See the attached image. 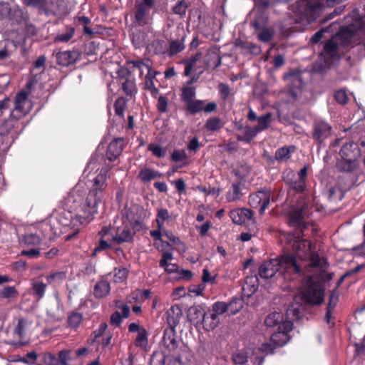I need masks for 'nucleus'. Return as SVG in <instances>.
I'll list each match as a JSON object with an SVG mask.
<instances>
[{"instance_id":"f257e3e1","label":"nucleus","mask_w":365,"mask_h":365,"mask_svg":"<svg viewBox=\"0 0 365 365\" xmlns=\"http://www.w3.org/2000/svg\"><path fill=\"white\" fill-rule=\"evenodd\" d=\"M108 169L102 168L93 178L88 192L76 186L64 198V212L59 215L63 217L64 220H60V222L63 226H71L73 230L72 233L65 236L66 241L75 239L81 227L89 224L98 213V206L103 202L108 186Z\"/></svg>"},{"instance_id":"f03ea898","label":"nucleus","mask_w":365,"mask_h":365,"mask_svg":"<svg viewBox=\"0 0 365 365\" xmlns=\"http://www.w3.org/2000/svg\"><path fill=\"white\" fill-rule=\"evenodd\" d=\"M286 240L295 256L284 253L275 259L264 262L259 268L261 278L269 279L276 276L288 282L297 279L304 274L302 265L297 258L302 262L309 260L310 267H318L322 270L327 269L328 263L326 259L312 251L311 242L302 239L301 231L289 234Z\"/></svg>"},{"instance_id":"7ed1b4c3","label":"nucleus","mask_w":365,"mask_h":365,"mask_svg":"<svg viewBox=\"0 0 365 365\" xmlns=\"http://www.w3.org/2000/svg\"><path fill=\"white\" fill-rule=\"evenodd\" d=\"M358 36L365 37V17L356 18L346 26H342L336 37L326 41L320 56L327 65L332 64L339 58V46H346Z\"/></svg>"},{"instance_id":"20e7f679","label":"nucleus","mask_w":365,"mask_h":365,"mask_svg":"<svg viewBox=\"0 0 365 365\" xmlns=\"http://www.w3.org/2000/svg\"><path fill=\"white\" fill-rule=\"evenodd\" d=\"M24 128V122L11 114L9 118L0 120V155L9 149Z\"/></svg>"},{"instance_id":"39448f33","label":"nucleus","mask_w":365,"mask_h":365,"mask_svg":"<svg viewBox=\"0 0 365 365\" xmlns=\"http://www.w3.org/2000/svg\"><path fill=\"white\" fill-rule=\"evenodd\" d=\"M301 294L304 303L310 305H319L324 301V288L319 282L315 281L312 277L308 276Z\"/></svg>"},{"instance_id":"423d86ee","label":"nucleus","mask_w":365,"mask_h":365,"mask_svg":"<svg viewBox=\"0 0 365 365\" xmlns=\"http://www.w3.org/2000/svg\"><path fill=\"white\" fill-rule=\"evenodd\" d=\"M308 168L304 166L297 173L292 170L284 173V182L297 192H302L305 189Z\"/></svg>"},{"instance_id":"0eeeda50","label":"nucleus","mask_w":365,"mask_h":365,"mask_svg":"<svg viewBox=\"0 0 365 365\" xmlns=\"http://www.w3.org/2000/svg\"><path fill=\"white\" fill-rule=\"evenodd\" d=\"M323 1V0H302L298 4L299 13L308 21H313L318 16Z\"/></svg>"},{"instance_id":"6e6552de","label":"nucleus","mask_w":365,"mask_h":365,"mask_svg":"<svg viewBox=\"0 0 365 365\" xmlns=\"http://www.w3.org/2000/svg\"><path fill=\"white\" fill-rule=\"evenodd\" d=\"M143 212L144 210L142 208L137 207L124 210L123 216L125 217L135 232H139L143 229V219L142 218Z\"/></svg>"},{"instance_id":"1a4fd4ad","label":"nucleus","mask_w":365,"mask_h":365,"mask_svg":"<svg viewBox=\"0 0 365 365\" xmlns=\"http://www.w3.org/2000/svg\"><path fill=\"white\" fill-rule=\"evenodd\" d=\"M312 138L317 143H322L331 135L332 128L324 120H316L313 124Z\"/></svg>"},{"instance_id":"9d476101","label":"nucleus","mask_w":365,"mask_h":365,"mask_svg":"<svg viewBox=\"0 0 365 365\" xmlns=\"http://www.w3.org/2000/svg\"><path fill=\"white\" fill-rule=\"evenodd\" d=\"M270 196L269 190H259L250 195L249 203L253 208L259 207V213L262 215L270 203Z\"/></svg>"},{"instance_id":"9b49d317","label":"nucleus","mask_w":365,"mask_h":365,"mask_svg":"<svg viewBox=\"0 0 365 365\" xmlns=\"http://www.w3.org/2000/svg\"><path fill=\"white\" fill-rule=\"evenodd\" d=\"M150 8L135 3L133 24L137 26H145L151 24L153 18Z\"/></svg>"},{"instance_id":"f8f14e48","label":"nucleus","mask_w":365,"mask_h":365,"mask_svg":"<svg viewBox=\"0 0 365 365\" xmlns=\"http://www.w3.org/2000/svg\"><path fill=\"white\" fill-rule=\"evenodd\" d=\"M30 103L27 101V94L26 93H19L16 95L14 101V108L11 112V115L19 120H21L29 111Z\"/></svg>"},{"instance_id":"ddd939ff","label":"nucleus","mask_w":365,"mask_h":365,"mask_svg":"<svg viewBox=\"0 0 365 365\" xmlns=\"http://www.w3.org/2000/svg\"><path fill=\"white\" fill-rule=\"evenodd\" d=\"M81 53L78 50L58 51L56 53V62L61 66H69L76 63L81 58Z\"/></svg>"},{"instance_id":"4468645a","label":"nucleus","mask_w":365,"mask_h":365,"mask_svg":"<svg viewBox=\"0 0 365 365\" xmlns=\"http://www.w3.org/2000/svg\"><path fill=\"white\" fill-rule=\"evenodd\" d=\"M310 213L309 205L308 204H304L301 207H298L289 212V223L292 225H300L302 220L304 217L309 216Z\"/></svg>"},{"instance_id":"2eb2a0df","label":"nucleus","mask_w":365,"mask_h":365,"mask_svg":"<svg viewBox=\"0 0 365 365\" xmlns=\"http://www.w3.org/2000/svg\"><path fill=\"white\" fill-rule=\"evenodd\" d=\"M361 153L359 145L353 141H349L343 145L340 150L339 155L341 158H347L358 160Z\"/></svg>"},{"instance_id":"dca6fc26","label":"nucleus","mask_w":365,"mask_h":365,"mask_svg":"<svg viewBox=\"0 0 365 365\" xmlns=\"http://www.w3.org/2000/svg\"><path fill=\"white\" fill-rule=\"evenodd\" d=\"M175 334V329H165L163 338V344L165 347V352L172 353L180 351Z\"/></svg>"},{"instance_id":"f3484780","label":"nucleus","mask_w":365,"mask_h":365,"mask_svg":"<svg viewBox=\"0 0 365 365\" xmlns=\"http://www.w3.org/2000/svg\"><path fill=\"white\" fill-rule=\"evenodd\" d=\"M167 324L169 327L168 329H175L178 325L180 319L182 316V311L178 304H174L166 312Z\"/></svg>"},{"instance_id":"a211bd4d","label":"nucleus","mask_w":365,"mask_h":365,"mask_svg":"<svg viewBox=\"0 0 365 365\" xmlns=\"http://www.w3.org/2000/svg\"><path fill=\"white\" fill-rule=\"evenodd\" d=\"M123 148V139H114L108 145L106 152V158L110 162L115 160L118 158V157L121 154Z\"/></svg>"},{"instance_id":"6ab92c4d","label":"nucleus","mask_w":365,"mask_h":365,"mask_svg":"<svg viewBox=\"0 0 365 365\" xmlns=\"http://www.w3.org/2000/svg\"><path fill=\"white\" fill-rule=\"evenodd\" d=\"M252 210L247 208L237 209L230 212V217L236 225L243 224L246 220L252 219Z\"/></svg>"},{"instance_id":"aec40b11","label":"nucleus","mask_w":365,"mask_h":365,"mask_svg":"<svg viewBox=\"0 0 365 365\" xmlns=\"http://www.w3.org/2000/svg\"><path fill=\"white\" fill-rule=\"evenodd\" d=\"M135 232V231L132 232L128 225L123 224L122 227H118L116 234L113 237V240L118 244L130 242L133 240Z\"/></svg>"},{"instance_id":"412c9836","label":"nucleus","mask_w":365,"mask_h":365,"mask_svg":"<svg viewBox=\"0 0 365 365\" xmlns=\"http://www.w3.org/2000/svg\"><path fill=\"white\" fill-rule=\"evenodd\" d=\"M358 166V160L347 158L338 159L336 164V167L339 171L350 173L354 172Z\"/></svg>"},{"instance_id":"4be33fe9","label":"nucleus","mask_w":365,"mask_h":365,"mask_svg":"<svg viewBox=\"0 0 365 365\" xmlns=\"http://www.w3.org/2000/svg\"><path fill=\"white\" fill-rule=\"evenodd\" d=\"M163 176V173L158 170L149 168H144L139 171L138 179L145 184L149 183L153 180L161 178Z\"/></svg>"},{"instance_id":"5701e85b","label":"nucleus","mask_w":365,"mask_h":365,"mask_svg":"<svg viewBox=\"0 0 365 365\" xmlns=\"http://www.w3.org/2000/svg\"><path fill=\"white\" fill-rule=\"evenodd\" d=\"M205 312V311L201 305H194L188 309L187 318L192 324L197 326L201 324Z\"/></svg>"},{"instance_id":"b1692460","label":"nucleus","mask_w":365,"mask_h":365,"mask_svg":"<svg viewBox=\"0 0 365 365\" xmlns=\"http://www.w3.org/2000/svg\"><path fill=\"white\" fill-rule=\"evenodd\" d=\"M110 292V283L105 279H101L95 284L93 294L95 298L100 299L108 296Z\"/></svg>"},{"instance_id":"393cba45","label":"nucleus","mask_w":365,"mask_h":365,"mask_svg":"<svg viewBox=\"0 0 365 365\" xmlns=\"http://www.w3.org/2000/svg\"><path fill=\"white\" fill-rule=\"evenodd\" d=\"M204 63L209 68L215 69L221 64V58L217 50H209L204 58Z\"/></svg>"},{"instance_id":"a878e982","label":"nucleus","mask_w":365,"mask_h":365,"mask_svg":"<svg viewBox=\"0 0 365 365\" xmlns=\"http://www.w3.org/2000/svg\"><path fill=\"white\" fill-rule=\"evenodd\" d=\"M215 314H212L210 310L205 312L201 324L203 325V328L207 331L213 330L217 327L220 323V318H217Z\"/></svg>"},{"instance_id":"bb28decb","label":"nucleus","mask_w":365,"mask_h":365,"mask_svg":"<svg viewBox=\"0 0 365 365\" xmlns=\"http://www.w3.org/2000/svg\"><path fill=\"white\" fill-rule=\"evenodd\" d=\"M76 29L72 26H66L62 30L59 31L54 38L56 43H68L75 35Z\"/></svg>"},{"instance_id":"cd10ccee","label":"nucleus","mask_w":365,"mask_h":365,"mask_svg":"<svg viewBox=\"0 0 365 365\" xmlns=\"http://www.w3.org/2000/svg\"><path fill=\"white\" fill-rule=\"evenodd\" d=\"M26 6H31L37 9L41 14H45L46 16L54 14L48 7L47 0H22Z\"/></svg>"},{"instance_id":"c85d7f7f","label":"nucleus","mask_w":365,"mask_h":365,"mask_svg":"<svg viewBox=\"0 0 365 365\" xmlns=\"http://www.w3.org/2000/svg\"><path fill=\"white\" fill-rule=\"evenodd\" d=\"M16 322L14 329V334L19 338H23L25 336L26 330L31 326L32 321L28 318L18 317L16 318Z\"/></svg>"},{"instance_id":"c756f323","label":"nucleus","mask_w":365,"mask_h":365,"mask_svg":"<svg viewBox=\"0 0 365 365\" xmlns=\"http://www.w3.org/2000/svg\"><path fill=\"white\" fill-rule=\"evenodd\" d=\"M259 280L257 275L247 276L245 279V284L242 287L243 292L249 297L257 289Z\"/></svg>"},{"instance_id":"7c9ffc66","label":"nucleus","mask_w":365,"mask_h":365,"mask_svg":"<svg viewBox=\"0 0 365 365\" xmlns=\"http://www.w3.org/2000/svg\"><path fill=\"white\" fill-rule=\"evenodd\" d=\"M271 342L275 348L285 345L289 341L288 335L283 331L274 333L270 338Z\"/></svg>"},{"instance_id":"2f4dec72","label":"nucleus","mask_w":365,"mask_h":365,"mask_svg":"<svg viewBox=\"0 0 365 365\" xmlns=\"http://www.w3.org/2000/svg\"><path fill=\"white\" fill-rule=\"evenodd\" d=\"M21 243L28 247H36L41 243V239L36 234L29 233L23 237Z\"/></svg>"},{"instance_id":"473e14b6","label":"nucleus","mask_w":365,"mask_h":365,"mask_svg":"<svg viewBox=\"0 0 365 365\" xmlns=\"http://www.w3.org/2000/svg\"><path fill=\"white\" fill-rule=\"evenodd\" d=\"M171 217V215L169 211L165 208H160L158 210V212L156 215L155 222L157 223V227L160 229H163L164 227V222L166 220H169Z\"/></svg>"},{"instance_id":"72a5a7b5","label":"nucleus","mask_w":365,"mask_h":365,"mask_svg":"<svg viewBox=\"0 0 365 365\" xmlns=\"http://www.w3.org/2000/svg\"><path fill=\"white\" fill-rule=\"evenodd\" d=\"M133 46L136 48H140L146 43L145 34L140 30L134 31L131 36Z\"/></svg>"},{"instance_id":"f704fd0d","label":"nucleus","mask_w":365,"mask_h":365,"mask_svg":"<svg viewBox=\"0 0 365 365\" xmlns=\"http://www.w3.org/2000/svg\"><path fill=\"white\" fill-rule=\"evenodd\" d=\"M283 321V315L280 312H274L269 314L265 319L264 324L267 327H272L279 325Z\"/></svg>"},{"instance_id":"c9c22d12","label":"nucleus","mask_w":365,"mask_h":365,"mask_svg":"<svg viewBox=\"0 0 365 365\" xmlns=\"http://www.w3.org/2000/svg\"><path fill=\"white\" fill-rule=\"evenodd\" d=\"M205 101L202 100H193L186 104L187 110L192 115H195L203 110Z\"/></svg>"},{"instance_id":"e433bc0d","label":"nucleus","mask_w":365,"mask_h":365,"mask_svg":"<svg viewBox=\"0 0 365 365\" xmlns=\"http://www.w3.org/2000/svg\"><path fill=\"white\" fill-rule=\"evenodd\" d=\"M166 352L155 351L151 355L150 365H165Z\"/></svg>"},{"instance_id":"4c0bfd02","label":"nucleus","mask_w":365,"mask_h":365,"mask_svg":"<svg viewBox=\"0 0 365 365\" xmlns=\"http://www.w3.org/2000/svg\"><path fill=\"white\" fill-rule=\"evenodd\" d=\"M122 89L127 96H132L135 94L136 93V88L134 79L130 78H125L122 82Z\"/></svg>"},{"instance_id":"58836bf2","label":"nucleus","mask_w":365,"mask_h":365,"mask_svg":"<svg viewBox=\"0 0 365 365\" xmlns=\"http://www.w3.org/2000/svg\"><path fill=\"white\" fill-rule=\"evenodd\" d=\"M188 6L189 3L185 0L178 1L175 5L173 7V11L180 18H183L186 14Z\"/></svg>"},{"instance_id":"ea45409f","label":"nucleus","mask_w":365,"mask_h":365,"mask_svg":"<svg viewBox=\"0 0 365 365\" xmlns=\"http://www.w3.org/2000/svg\"><path fill=\"white\" fill-rule=\"evenodd\" d=\"M196 95L195 88L193 86H186L182 88L181 100L187 104L190 101H193Z\"/></svg>"},{"instance_id":"a19ab883","label":"nucleus","mask_w":365,"mask_h":365,"mask_svg":"<svg viewBox=\"0 0 365 365\" xmlns=\"http://www.w3.org/2000/svg\"><path fill=\"white\" fill-rule=\"evenodd\" d=\"M272 114L270 113H267L265 115H262L257 118L258 123L256 126V130H258L259 133L263 131L269 127V125L271 122Z\"/></svg>"},{"instance_id":"79ce46f5","label":"nucleus","mask_w":365,"mask_h":365,"mask_svg":"<svg viewBox=\"0 0 365 365\" xmlns=\"http://www.w3.org/2000/svg\"><path fill=\"white\" fill-rule=\"evenodd\" d=\"M148 344V331L145 328H141V330L136 336L134 344L137 347L145 348Z\"/></svg>"},{"instance_id":"37998d69","label":"nucleus","mask_w":365,"mask_h":365,"mask_svg":"<svg viewBox=\"0 0 365 365\" xmlns=\"http://www.w3.org/2000/svg\"><path fill=\"white\" fill-rule=\"evenodd\" d=\"M46 289V284L43 282H34L32 283V290L34 295L41 299L43 297Z\"/></svg>"},{"instance_id":"c03bdc74","label":"nucleus","mask_w":365,"mask_h":365,"mask_svg":"<svg viewBox=\"0 0 365 365\" xmlns=\"http://www.w3.org/2000/svg\"><path fill=\"white\" fill-rule=\"evenodd\" d=\"M228 309V304L222 302H217L214 303L212 306V308L209 310L212 313L215 314V315L220 318V316L225 314Z\"/></svg>"},{"instance_id":"a18cd8bd","label":"nucleus","mask_w":365,"mask_h":365,"mask_svg":"<svg viewBox=\"0 0 365 365\" xmlns=\"http://www.w3.org/2000/svg\"><path fill=\"white\" fill-rule=\"evenodd\" d=\"M294 150V147H283L277 150L275 159L279 161L287 160L290 158V153Z\"/></svg>"},{"instance_id":"49530a36","label":"nucleus","mask_w":365,"mask_h":365,"mask_svg":"<svg viewBox=\"0 0 365 365\" xmlns=\"http://www.w3.org/2000/svg\"><path fill=\"white\" fill-rule=\"evenodd\" d=\"M182 364V356L180 351L169 353L166 351L165 365H176Z\"/></svg>"},{"instance_id":"de8ad7c7","label":"nucleus","mask_w":365,"mask_h":365,"mask_svg":"<svg viewBox=\"0 0 365 365\" xmlns=\"http://www.w3.org/2000/svg\"><path fill=\"white\" fill-rule=\"evenodd\" d=\"M148 150L150 151L153 155L158 158H164L166 155V148H162L157 143H150L148 146Z\"/></svg>"},{"instance_id":"09e8293b","label":"nucleus","mask_w":365,"mask_h":365,"mask_svg":"<svg viewBox=\"0 0 365 365\" xmlns=\"http://www.w3.org/2000/svg\"><path fill=\"white\" fill-rule=\"evenodd\" d=\"M259 133L258 130H256L255 127H246L244 135L242 136H238V140L245 141L247 143L250 142L256 135Z\"/></svg>"},{"instance_id":"8fccbe9b","label":"nucleus","mask_w":365,"mask_h":365,"mask_svg":"<svg viewBox=\"0 0 365 365\" xmlns=\"http://www.w3.org/2000/svg\"><path fill=\"white\" fill-rule=\"evenodd\" d=\"M185 48V45L182 41L179 40L172 41L170 43L169 49H168V55L173 56L175 55Z\"/></svg>"},{"instance_id":"3c124183","label":"nucleus","mask_w":365,"mask_h":365,"mask_svg":"<svg viewBox=\"0 0 365 365\" xmlns=\"http://www.w3.org/2000/svg\"><path fill=\"white\" fill-rule=\"evenodd\" d=\"M109 275L113 277L115 283H120L127 278L128 270L125 268L115 269L113 273Z\"/></svg>"},{"instance_id":"603ef678","label":"nucleus","mask_w":365,"mask_h":365,"mask_svg":"<svg viewBox=\"0 0 365 365\" xmlns=\"http://www.w3.org/2000/svg\"><path fill=\"white\" fill-rule=\"evenodd\" d=\"M187 159V154L184 149H175L170 155L171 161L175 163L186 161Z\"/></svg>"},{"instance_id":"864d4df0","label":"nucleus","mask_w":365,"mask_h":365,"mask_svg":"<svg viewBox=\"0 0 365 365\" xmlns=\"http://www.w3.org/2000/svg\"><path fill=\"white\" fill-rule=\"evenodd\" d=\"M126 103L127 101L123 97H120L115 101L114 104V108L116 115L120 118H123V113L125 108L126 106Z\"/></svg>"},{"instance_id":"5fc2aeb1","label":"nucleus","mask_w":365,"mask_h":365,"mask_svg":"<svg viewBox=\"0 0 365 365\" xmlns=\"http://www.w3.org/2000/svg\"><path fill=\"white\" fill-rule=\"evenodd\" d=\"M66 278V273L63 271L53 272L46 277V280L48 284L54 282L61 283Z\"/></svg>"},{"instance_id":"6e6d98bb","label":"nucleus","mask_w":365,"mask_h":365,"mask_svg":"<svg viewBox=\"0 0 365 365\" xmlns=\"http://www.w3.org/2000/svg\"><path fill=\"white\" fill-rule=\"evenodd\" d=\"M232 187V200H240L243 195L242 191L244 187V184L241 181H238L235 183H233Z\"/></svg>"},{"instance_id":"4d7b16f0","label":"nucleus","mask_w":365,"mask_h":365,"mask_svg":"<svg viewBox=\"0 0 365 365\" xmlns=\"http://www.w3.org/2000/svg\"><path fill=\"white\" fill-rule=\"evenodd\" d=\"M71 351L68 349H63L58 352V360L60 365H70L69 361L72 360Z\"/></svg>"},{"instance_id":"13d9d810","label":"nucleus","mask_w":365,"mask_h":365,"mask_svg":"<svg viewBox=\"0 0 365 365\" xmlns=\"http://www.w3.org/2000/svg\"><path fill=\"white\" fill-rule=\"evenodd\" d=\"M274 36V31L270 28H264L258 34V38L263 42H269Z\"/></svg>"},{"instance_id":"bf43d9fd","label":"nucleus","mask_w":365,"mask_h":365,"mask_svg":"<svg viewBox=\"0 0 365 365\" xmlns=\"http://www.w3.org/2000/svg\"><path fill=\"white\" fill-rule=\"evenodd\" d=\"M243 307V301L240 298H233L230 302V313L235 314L237 313Z\"/></svg>"},{"instance_id":"052dcab7","label":"nucleus","mask_w":365,"mask_h":365,"mask_svg":"<svg viewBox=\"0 0 365 365\" xmlns=\"http://www.w3.org/2000/svg\"><path fill=\"white\" fill-rule=\"evenodd\" d=\"M82 321V315L77 312H73L68 318V326L76 328L79 326Z\"/></svg>"},{"instance_id":"680f3d73","label":"nucleus","mask_w":365,"mask_h":365,"mask_svg":"<svg viewBox=\"0 0 365 365\" xmlns=\"http://www.w3.org/2000/svg\"><path fill=\"white\" fill-rule=\"evenodd\" d=\"M351 53L353 56L357 59H361L365 57V45L362 43H357L351 48Z\"/></svg>"},{"instance_id":"e2e57ef3","label":"nucleus","mask_w":365,"mask_h":365,"mask_svg":"<svg viewBox=\"0 0 365 365\" xmlns=\"http://www.w3.org/2000/svg\"><path fill=\"white\" fill-rule=\"evenodd\" d=\"M1 295L6 299L14 298L18 295V291L14 287L6 286L1 289Z\"/></svg>"},{"instance_id":"0e129e2a","label":"nucleus","mask_w":365,"mask_h":365,"mask_svg":"<svg viewBox=\"0 0 365 365\" xmlns=\"http://www.w3.org/2000/svg\"><path fill=\"white\" fill-rule=\"evenodd\" d=\"M20 255L27 256L29 258H38L40 256V250L36 247H31L29 249H24L21 251Z\"/></svg>"},{"instance_id":"69168bd1","label":"nucleus","mask_w":365,"mask_h":365,"mask_svg":"<svg viewBox=\"0 0 365 365\" xmlns=\"http://www.w3.org/2000/svg\"><path fill=\"white\" fill-rule=\"evenodd\" d=\"M335 100L340 104L344 105L348 102V96L344 90H339L334 93Z\"/></svg>"},{"instance_id":"338daca9","label":"nucleus","mask_w":365,"mask_h":365,"mask_svg":"<svg viewBox=\"0 0 365 365\" xmlns=\"http://www.w3.org/2000/svg\"><path fill=\"white\" fill-rule=\"evenodd\" d=\"M168 101L165 96H160L158 99L157 108L160 113H165L168 108Z\"/></svg>"},{"instance_id":"774afa93","label":"nucleus","mask_w":365,"mask_h":365,"mask_svg":"<svg viewBox=\"0 0 365 365\" xmlns=\"http://www.w3.org/2000/svg\"><path fill=\"white\" fill-rule=\"evenodd\" d=\"M43 361L46 365H60L58 359L51 353L45 354L43 355Z\"/></svg>"}]
</instances>
